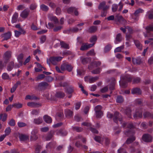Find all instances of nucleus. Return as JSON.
I'll list each match as a JSON object with an SVG mask.
<instances>
[{
  "label": "nucleus",
  "mask_w": 153,
  "mask_h": 153,
  "mask_svg": "<svg viewBox=\"0 0 153 153\" xmlns=\"http://www.w3.org/2000/svg\"><path fill=\"white\" fill-rule=\"evenodd\" d=\"M29 10L28 9H25L21 13L20 16L23 18H26L28 16L29 13Z\"/></svg>",
  "instance_id": "obj_11"
},
{
  "label": "nucleus",
  "mask_w": 153,
  "mask_h": 153,
  "mask_svg": "<svg viewBox=\"0 0 153 153\" xmlns=\"http://www.w3.org/2000/svg\"><path fill=\"white\" fill-rule=\"evenodd\" d=\"M48 18L51 21H53L55 23L58 22V20L57 18L54 16H53L52 14H50L48 16Z\"/></svg>",
  "instance_id": "obj_18"
},
{
  "label": "nucleus",
  "mask_w": 153,
  "mask_h": 153,
  "mask_svg": "<svg viewBox=\"0 0 153 153\" xmlns=\"http://www.w3.org/2000/svg\"><path fill=\"white\" fill-rule=\"evenodd\" d=\"M84 25L83 23H81L78 24L77 25V27L74 28L72 29V30L73 32H76L79 30H80L82 29V27H80V26H82Z\"/></svg>",
  "instance_id": "obj_25"
},
{
  "label": "nucleus",
  "mask_w": 153,
  "mask_h": 153,
  "mask_svg": "<svg viewBox=\"0 0 153 153\" xmlns=\"http://www.w3.org/2000/svg\"><path fill=\"white\" fill-rule=\"evenodd\" d=\"M127 29H128V31L129 33H131L132 32V29L128 27H126L125 28H123L122 27H121L120 28V30L123 32L125 33L126 32V30Z\"/></svg>",
  "instance_id": "obj_42"
},
{
  "label": "nucleus",
  "mask_w": 153,
  "mask_h": 153,
  "mask_svg": "<svg viewBox=\"0 0 153 153\" xmlns=\"http://www.w3.org/2000/svg\"><path fill=\"white\" fill-rule=\"evenodd\" d=\"M18 126L19 127H22L26 126V123L21 122H19L17 123Z\"/></svg>",
  "instance_id": "obj_55"
},
{
  "label": "nucleus",
  "mask_w": 153,
  "mask_h": 153,
  "mask_svg": "<svg viewBox=\"0 0 153 153\" xmlns=\"http://www.w3.org/2000/svg\"><path fill=\"white\" fill-rule=\"evenodd\" d=\"M85 81L88 82L90 83H93L97 80L98 77L97 76L93 77L90 76H88L85 77Z\"/></svg>",
  "instance_id": "obj_7"
},
{
  "label": "nucleus",
  "mask_w": 153,
  "mask_h": 153,
  "mask_svg": "<svg viewBox=\"0 0 153 153\" xmlns=\"http://www.w3.org/2000/svg\"><path fill=\"white\" fill-rule=\"evenodd\" d=\"M46 39V37L45 36H42L40 38V42L41 43H43Z\"/></svg>",
  "instance_id": "obj_63"
},
{
  "label": "nucleus",
  "mask_w": 153,
  "mask_h": 153,
  "mask_svg": "<svg viewBox=\"0 0 153 153\" xmlns=\"http://www.w3.org/2000/svg\"><path fill=\"white\" fill-rule=\"evenodd\" d=\"M135 140V137L132 136L131 137L129 138L126 140V143L127 144H128L131 143Z\"/></svg>",
  "instance_id": "obj_34"
},
{
  "label": "nucleus",
  "mask_w": 153,
  "mask_h": 153,
  "mask_svg": "<svg viewBox=\"0 0 153 153\" xmlns=\"http://www.w3.org/2000/svg\"><path fill=\"white\" fill-rule=\"evenodd\" d=\"M122 126L123 127H125L126 126H127L130 128H131L133 127V125L131 124H128L126 123H123L122 124Z\"/></svg>",
  "instance_id": "obj_48"
},
{
  "label": "nucleus",
  "mask_w": 153,
  "mask_h": 153,
  "mask_svg": "<svg viewBox=\"0 0 153 153\" xmlns=\"http://www.w3.org/2000/svg\"><path fill=\"white\" fill-rule=\"evenodd\" d=\"M65 114L66 117H70L72 116L73 112L71 110L67 109L65 111Z\"/></svg>",
  "instance_id": "obj_24"
},
{
  "label": "nucleus",
  "mask_w": 153,
  "mask_h": 153,
  "mask_svg": "<svg viewBox=\"0 0 153 153\" xmlns=\"http://www.w3.org/2000/svg\"><path fill=\"white\" fill-rule=\"evenodd\" d=\"M134 117L135 118H140L142 117V112L140 110L139 111H137L134 115Z\"/></svg>",
  "instance_id": "obj_20"
},
{
  "label": "nucleus",
  "mask_w": 153,
  "mask_h": 153,
  "mask_svg": "<svg viewBox=\"0 0 153 153\" xmlns=\"http://www.w3.org/2000/svg\"><path fill=\"white\" fill-rule=\"evenodd\" d=\"M60 44L62 47L66 49L69 48V45L64 42H60Z\"/></svg>",
  "instance_id": "obj_37"
},
{
  "label": "nucleus",
  "mask_w": 153,
  "mask_h": 153,
  "mask_svg": "<svg viewBox=\"0 0 153 153\" xmlns=\"http://www.w3.org/2000/svg\"><path fill=\"white\" fill-rule=\"evenodd\" d=\"M124 48V45H122L120 46L114 50V52H120L121 50Z\"/></svg>",
  "instance_id": "obj_39"
},
{
  "label": "nucleus",
  "mask_w": 153,
  "mask_h": 153,
  "mask_svg": "<svg viewBox=\"0 0 153 153\" xmlns=\"http://www.w3.org/2000/svg\"><path fill=\"white\" fill-rule=\"evenodd\" d=\"M67 11L68 13H70L74 12L75 15L76 16H77L78 14V13L76 9L75 8L70 7L67 9Z\"/></svg>",
  "instance_id": "obj_14"
},
{
  "label": "nucleus",
  "mask_w": 153,
  "mask_h": 153,
  "mask_svg": "<svg viewBox=\"0 0 153 153\" xmlns=\"http://www.w3.org/2000/svg\"><path fill=\"white\" fill-rule=\"evenodd\" d=\"M143 10L141 9H139L136 10L133 14L131 15L132 18L134 21H137L138 19V14L139 13H142Z\"/></svg>",
  "instance_id": "obj_5"
},
{
  "label": "nucleus",
  "mask_w": 153,
  "mask_h": 153,
  "mask_svg": "<svg viewBox=\"0 0 153 153\" xmlns=\"http://www.w3.org/2000/svg\"><path fill=\"white\" fill-rule=\"evenodd\" d=\"M73 129L76 130L77 132H80L82 131V129L81 127H73Z\"/></svg>",
  "instance_id": "obj_62"
},
{
  "label": "nucleus",
  "mask_w": 153,
  "mask_h": 153,
  "mask_svg": "<svg viewBox=\"0 0 153 153\" xmlns=\"http://www.w3.org/2000/svg\"><path fill=\"white\" fill-rule=\"evenodd\" d=\"M152 139V137L148 134H145L142 137L143 140L146 142H150Z\"/></svg>",
  "instance_id": "obj_10"
},
{
  "label": "nucleus",
  "mask_w": 153,
  "mask_h": 153,
  "mask_svg": "<svg viewBox=\"0 0 153 153\" xmlns=\"http://www.w3.org/2000/svg\"><path fill=\"white\" fill-rule=\"evenodd\" d=\"M123 101V98L121 96H118L117 99L116 101L118 103H121Z\"/></svg>",
  "instance_id": "obj_52"
},
{
  "label": "nucleus",
  "mask_w": 153,
  "mask_h": 153,
  "mask_svg": "<svg viewBox=\"0 0 153 153\" xmlns=\"http://www.w3.org/2000/svg\"><path fill=\"white\" fill-rule=\"evenodd\" d=\"M121 79L119 81L120 86L122 88H125L127 86V83L128 82L131 81L132 79L129 75L126 76H122Z\"/></svg>",
  "instance_id": "obj_1"
},
{
  "label": "nucleus",
  "mask_w": 153,
  "mask_h": 153,
  "mask_svg": "<svg viewBox=\"0 0 153 153\" xmlns=\"http://www.w3.org/2000/svg\"><path fill=\"white\" fill-rule=\"evenodd\" d=\"M40 7L42 10L44 11H47L48 10V7L43 4L41 5L40 6Z\"/></svg>",
  "instance_id": "obj_41"
},
{
  "label": "nucleus",
  "mask_w": 153,
  "mask_h": 153,
  "mask_svg": "<svg viewBox=\"0 0 153 153\" xmlns=\"http://www.w3.org/2000/svg\"><path fill=\"white\" fill-rule=\"evenodd\" d=\"M20 140L21 141H23L28 139V136L23 134H20L19 137Z\"/></svg>",
  "instance_id": "obj_21"
},
{
  "label": "nucleus",
  "mask_w": 153,
  "mask_h": 153,
  "mask_svg": "<svg viewBox=\"0 0 153 153\" xmlns=\"http://www.w3.org/2000/svg\"><path fill=\"white\" fill-rule=\"evenodd\" d=\"M18 16L19 14L18 13L15 12L14 13L12 18L11 22L12 23H14L17 22Z\"/></svg>",
  "instance_id": "obj_16"
},
{
  "label": "nucleus",
  "mask_w": 153,
  "mask_h": 153,
  "mask_svg": "<svg viewBox=\"0 0 153 153\" xmlns=\"http://www.w3.org/2000/svg\"><path fill=\"white\" fill-rule=\"evenodd\" d=\"M90 60V59L88 58H84L82 59V62L83 64H85Z\"/></svg>",
  "instance_id": "obj_59"
},
{
  "label": "nucleus",
  "mask_w": 153,
  "mask_h": 153,
  "mask_svg": "<svg viewBox=\"0 0 153 153\" xmlns=\"http://www.w3.org/2000/svg\"><path fill=\"white\" fill-rule=\"evenodd\" d=\"M79 87L81 88V90L82 91L83 93H84V94H85L86 95H87L88 94L87 93L86 91H85L84 89V87L81 84H79Z\"/></svg>",
  "instance_id": "obj_57"
},
{
  "label": "nucleus",
  "mask_w": 153,
  "mask_h": 153,
  "mask_svg": "<svg viewBox=\"0 0 153 153\" xmlns=\"http://www.w3.org/2000/svg\"><path fill=\"white\" fill-rule=\"evenodd\" d=\"M42 122V118L39 117L38 118L35 119L34 120V123L37 124H39L41 123Z\"/></svg>",
  "instance_id": "obj_32"
},
{
  "label": "nucleus",
  "mask_w": 153,
  "mask_h": 153,
  "mask_svg": "<svg viewBox=\"0 0 153 153\" xmlns=\"http://www.w3.org/2000/svg\"><path fill=\"white\" fill-rule=\"evenodd\" d=\"M11 36V33L10 32H9L5 33L2 34L1 36L2 37L4 38V40H7L10 38Z\"/></svg>",
  "instance_id": "obj_22"
},
{
  "label": "nucleus",
  "mask_w": 153,
  "mask_h": 153,
  "mask_svg": "<svg viewBox=\"0 0 153 153\" xmlns=\"http://www.w3.org/2000/svg\"><path fill=\"white\" fill-rule=\"evenodd\" d=\"M11 131V128L9 127L7 128L5 130V134L4 135H6V136L8 135L10 133Z\"/></svg>",
  "instance_id": "obj_44"
},
{
  "label": "nucleus",
  "mask_w": 153,
  "mask_h": 153,
  "mask_svg": "<svg viewBox=\"0 0 153 153\" xmlns=\"http://www.w3.org/2000/svg\"><path fill=\"white\" fill-rule=\"evenodd\" d=\"M62 28V26L61 25L55 26L54 28H53V30L55 32H56L60 30Z\"/></svg>",
  "instance_id": "obj_51"
},
{
  "label": "nucleus",
  "mask_w": 153,
  "mask_h": 153,
  "mask_svg": "<svg viewBox=\"0 0 153 153\" xmlns=\"http://www.w3.org/2000/svg\"><path fill=\"white\" fill-rule=\"evenodd\" d=\"M118 5L116 4H113L112 5V10L113 12H116L117 10Z\"/></svg>",
  "instance_id": "obj_53"
},
{
  "label": "nucleus",
  "mask_w": 153,
  "mask_h": 153,
  "mask_svg": "<svg viewBox=\"0 0 153 153\" xmlns=\"http://www.w3.org/2000/svg\"><path fill=\"white\" fill-rule=\"evenodd\" d=\"M15 124V121L13 119L11 120L9 123V124L11 126H14Z\"/></svg>",
  "instance_id": "obj_61"
},
{
  "label": "nucleus",
  "mask_w": 153,
  "mask_h": 153,
  "mask_svg": "<svg viewBox=\"0 0 153 153\" xmlns=\"http://www.w3.org/2000/svg\"><path fill=\"white\" fill-rule=\"evenodd\" d=\"M25 31L22 28H20L19 31L15 30L14 31L15 36L16 37H19L22 34H25Z\"/></svg>",
  "instance_id": "obj_9"
},
{
  "label": "nucleus",
  "mask_w": 153,
  "mask_h": 153,
  "mask_svg": "<svg viewBox=\"0 0 153 153\" xmlns=\"http://www.w3.org/2000/svg\"><path fill=\"white\" fill-rule=\"evenodd\" d=\"M65 96V94L64 93L61 92H57L56 94V97L60 98H62Z\"/></svg>",
  "instance_id": "obj_33"
},
{
  "label": "nucleus",
  "mask_w": 153,
  "mask_h": 153,
  "mask_svg": "<svg viewBox=\"0 0 153 153\" xmlns=\"http://www.w3.org/2000/svg\"><path fill=\"white\" fill-rule=\"evenodd\" d=\"M27 105L30 107H37L41 106V105L39 103H36L34 102H28L27 103Z\"/></svg>",
  "instance_id": "obj_15"
},
{
  "label": "nucleus",
  "mask_w": 153,
  "mask_h": 153,
  "mask_svg": "<svg viewBox=\"0 0 153 153\" xmlns=\"http://www.w3.org/2000/svg\"><path fill=\"white\" fill-rule=\"evenodd\" d=\"M146 29L147 32L153 31V25H150L149 26L147 27Z\"/></svg>",
  "instance_id": "obj_47"
},
{
  "label": "nucleus",
  "mask_w": 153,
  "mask_h": 153,
  "mask_svg": "<svg viewBox=\"0 0 153 153\" xmlns=\"http://www.w3.org/2000/svg\"><path fill=\"white\" fill-rule=\"evenodd\" d=\"M105 2H102L100 3L98 7L99 9H102V10L104 11L108 9L109 8V7L108 6L105 5Z\"/></svg>",
  "instance_id": "obj_12"
},
{
  "label": "nucleus",
  "mask_w": 153,
  "mask_h": 153,
  "mask_svg": "<svg viewBox=\"0 0 153 153\" xmlns=\"http://www.w3.org/2000/svg\"><path fill=\"white\" fill-rule=\"evenodd\" d=\"M16 57L18 61L20 64V65H21L23 62L22 60L24 57V54L22 53H21L17 55Z\"/></svg>",
  "instance_id": "obj_17"
},
{
  "label": "nucleus",
  "mask_w": 153,
  "mask_h": 153,
  "mask_svg": "<svg viewBox=\"0 0 153 153\" xmlns=\"http://www.w3.org/2000/svg\"><path fill=\"white\" fill-rule=\"evenodd\" d=\"M37 99V97L34 95H27L26 96L25 99L26 100H36Z\"/></svg>",
  "instance_id": "obj_26"
},
{
  "label": "nucleus",
  "mask_w": 153,
  "mask_h": 153,
  "mask_svg": "<svg viewBox=\"0 0 153 153\" xmlns=\"http://www.w3.org/2000/svg\"><path fill=\"white\" fill-rule=\"evenodd\" d=\"M94 44H83L80 48V50H87L89 48L92 47Z\"/></svg>",
  "instance_id": "obj_13"
},
{
  "label": "nucleus",
  "mask_w": 153,
  "mask_h": 153,
  "mask_svg": "<svg viewBox=\"0 0 153 153\" xmlns=\"http://www.w3.org/2000/svg\"><path fill=\"white\" fill-rule=\"evenodd\" d=\"M72 68L73 67L70 65L66 63L63 64L61 67V71L67 70L68 71H71L72 69Z\"/></svg>",
  "instance_id": "obj_6"
},
{
  "label": "nucleus",
  "mask_w": 153,
  "mask_h": 153,
  "mask_svg": "<svg viewBox=\"0 0 153 153\" xmlns=\"http://www.w3.org/2000/svg\"><path fill=\"white\" fill-rule=\"evenodd\" d=\"M97 30V27L95 26H93L89 28V31L91 33H92L95 31Z\"/></svg>",
  "instance_id": "obj_46"
},
{
  "label": "nucleus",
  "mask_w": 153,
  "mask_h": 153,
  "mask_svg": "<svg viewBox=\"0 0 153 153\" xmlns=\"http://www.w3.org/2000/svg\"><path fill=\"white\" fill-rule=\"evenodd\" d=\"M12 52L10 51H6L4 54L3 58L6 60V62L4 63L1 61H0V68L1 69L4 65H5L8 61L11 58Z\"/></svg>",
  "instance_id": "obj_3"
},
{
  "label": "nucleus",
  "mask_w": 153,
  "mask_h": 153,
  "mask_svg": "<svg viewBox=\"0 0 153 153\" xmlns=\"http://www.w3.org/2000/svg\"><path fill=\"white\" fill-rule=\"evenodd\" d=\"M97 36H92L90 38V42L92 43V44H94V45L95 42L97 41Z\"/></svg>",
  "instance_id": "obj_36"
},
{
  "label": "nucleus",
  "mask_w": 153,
  "mask_h": 153,
  "mask_svg": "<svg viewBox=\"0 0 153 153\" xmlns=\"http://www.w3.org/2000/svg\"><path fill=\"white\" fill-rule=\"evenodd\" d=\"M102 108V107L100 105H98L96 106L94 108V110L95 112H98V111H102L101 109Z\"/></svg>",
  "instance_id": "obj_43"
},
{
  "label": "nucleus",
  "mask_w": 153,
  "mask_h": 153,
  "mask_svg": "<svg viewBox=\"0 0 153 153\" xmlns=\"http://www.w3.org/2000/svg\"><path fill=\"white\" fill-rule=\"evenodd\" d=\"M122 39V37L121 35L119 33L117 34L116 38V40L114 42L115 44L118 43L119 42L121 41Z\"/></svg>",
  "instance_id": "obj_27"
},
{
  "label": "nucleus",
  "mask_w": 153,
  "mask_h": 153,
  "mask_svg": "<svg viewBox=\"0 0 153 153\" xmlns=\"http://www.w3.org/2000/svg\"><path fill=\"white\" fill-rule=\"evenodd\" d=\"M148 17L150 19L153 18V10L151 12H149L148 13Z\"/></svg>",
  "instance_id": "obj_60"
},
{
  "label": "nucleus",
  "mask_w": 153,
  "mask_h": 153,
  "mask_svg": "<svg viewBox=\"0 0 153 153\" xmlns=\"http://www.w3.org/2000/svg\"><path fill=\"white\" fill-rule=\"evenodd\" d=\"M43 118L45 121L47 123H51L52 121L51 117L47 115H45Z\"/></svg>",
  "instance_id": "obj_23"
},
{
  "label": "nucleus",
  "mask_w": 153,
  "mask_h": 153,
  "mask_svg": "<svg viewBox=\"0 0 153 153\" xmlns=\"http://www.w3.org/2000/svg\"><path fill=\"white\" fill-rule=\"evenodd\" d=\"M118 153H127L123 148H120L118 150Z\"/></svg>",
  "instance_id": "obj_64"
},
{
  "label": "nucleus",
  "mask_w": 153,
  "mask_h": 153,
  "mask_svg": "<svg viewBox=\"0 0 153 153\" xmlns=\"http://www.w3.org/2000/svg\"><path fill=\"white\" fill-rule=\"evenodd\" d=\"M111 46L110 45H108L105 48V51L107 52L111 50Z\"/></svg>",
  "instance_id": "obj_56"
},
{
  "label": "nucleus",
  "mask_w": 153,
  "mask_h": 153,
  "mask_svg": "<svg viewBox=\"0 0 153 153\" xmlns=\"http://www.w3.org/2000/svg\"><path fill=\"white\" fill-rule=\"evenodd\" d=\"M13 106L15 107L16 108H21L22 106V105L20 103H16L13 105Z\"/></svg>",
  "instance_id": "obj_50"
},
{
  "label": "nucleus",
  "mask_w": 153,
  "mask_h": 153,
  "mask_svg": "<svg viewBox=\"0 0 153 153\" xmlns=\"http://www.w3.org/2000/svg\"><path fill=\"white\" fill-rule=\"evenodd\" d=\"M95 114L97 117L100 118L102 116L103 112L102 111L95 112Z\"/></svg>",
  "instance_id": "obj_49"
},
{
  "label": "nucleus",
  "mask_w": 153,
  "mask_h": 153,
  "mask_svg": "<svg viewBox=\"0 0 153 153\" xmlns=\"http://www.w3.org/2000/svg\"><path fill=\"white\" fill-rule=\"evenodd\" d=\"M2 77L3 79L5 80H9L10 79V78L8 75L6 73H4L2 74Z\"/></svg>",
  "instance_id": "obj_35"
},
{
  "label": "nucleus",
  "mask_w": 153,
  "mask_h": 153,
  "mask_svg": "<svg viewBox=\"0 0 153 153\" xmlns=\"http://www.w3.org/2000/svg\"><path fill=\"white\" fill-rule=\"evenodd\" d=\"M134 42L136 46L140 50L142 49V45L138 41L135 40L134 41Z\"/></svg>",
  "instance_id": "obj_30"
},
{
  "label": "nucleus",
  "mask_w": 153,
  "mask_h": 153,
  "mask_svg": "<svg viewBox=\"0 0 153 153\" xmlns=\"http://www.w3.org/2000/svg\"><path fill=\"white\" fill-rule=\"evenodd\" d=\"M101 62H94L91 64L90 66H88V68L89 69H91V68H94L100 65Z\"/></svg>",
  "instance_id": "obj_19"
},
{
  "label": "nucleus",
  "mask_w": 153,
  "mask_h": 153,
  "mask_svg": "<svg viewBox=\"0 0 153 153\" xmlns=\"http://www.w3.org/2000/svg\"><path fill=\"white\" fill-rule=\"evenodd\" d=\"M133 62L134 64H139L141 63V60L140 57L136 59L132 58Z\"/></svg>",
  "instance_id": "obj_28"
},
{
  "label": "nucleus",
  "mask_w": 153,
  "mask_h": 153,
  "mask_svg": "<svg viewBox=\"0 0 153 153\" xmlns=\"http://www.w3.org/2000/svg\"><path fill=\"white\" fill-rule=\"evenodd\" d=\"M14 66V63L13 62H11L7 66V70L8 71H10L13 68Z\"/></svg>",
  "instance_id": "obj_29"
},
{
  "label": "nucleus",
  "mask_w": 153,
  "mask_h": 153,
  "mask_svg": "<svg viewBox=\"0 0 153 153\" xmlns=\"http://www.w3.org/2000/svg\"><path fill=\"white\" fill-rule=\"evenodd\" d=\"M115 82V81L114 79H113V82L109 87L110 90H112L114 89Z\"/></svg>",
  "instance_id": "obj_45"
},
{
  "label": "nucleus",
  "mask_w": 153,
  "mask_h": 153,
  "mask_svg": "<svg viewBox=\"0 0 153 153\" xmlns=\"http://www.w3.org/2000/svg\"><path fill=\"white\" fill-rule=\"evenodd\" d=\"M107 117L109 118H111L113 117V120L115 122L117 123L118 121H119L120 122L121 124H122L121 115L117 112H116L114 113V116H113L111 113L109 112H108L107 114Z\"/></svg>",
  "instance_id": "obj_2"
},
{
  "label": "nucleus",
  "mask_w": 153,
  "mask_h": 153,
  "mask_svg": "<svg viewBox=\"0 0 153 153\" xmlns=\"http://www.w3.org/2000/svg\"><path fill=\"white\" fill-rule=\"evenodd\" d=\"M115 19L118 21L123 20V17L120 15H117L115 16Z\"/></svg>",
  "instance_id": "obj_54"
},
{
  "label": "nucleus",
  "mask_w": 153,
  "mask_h": 153,
  "mask_svg": "<svg viewBox=\"0 0 153 153\" xmlns=\"http://www.w3.org/2000/svg\"><path fill=\"white\" fill-rule=\"evenodd\" d=\"M131 93L132 94H141V91L138 88H135L132 90Z\"/></svg>",
  "instance_id": "obj_31"
},
{
  "label": "nucleus",
  "mask_w": 153,
  "mask_h": 153,
  "mask_svg": "<svg viewBox=\"0 0 153 153\" xmlns=\"http://www.w3.org/2000/svg\"><path fill=\"white\" fill-rule=\"evenodd\" d=\"M62 58L60 56L51 57L49 59H47V63L49 65L51 62L54 65H56L58 62L62 59Z\"/></svg>",
  "instance_id": "obj_4"
},
{
  "label": "nucleus",
  "mask_w": 153,
  "mask_h": 153,
  "mask_svg": "<svg viewBox=\"0 0 153 153\" xmlns=\"http://www.w3.org/2000/svg\"><path fill=\"white\" fill-rule=\"evenodd\" d=\"M38 132V130L36 129H34L31 132L30 136V140H36L38 138V136L36 135Z\"/></svg>",
  "instance_id": "obj_8"
},
{
  "label": "nucleus",
  "mask_w": 153,
  "mask_h": 153,
  "mask_svg": "<svg viewBox=\"0 0 153 153\" xmlns=\"http://www.w3.org/2000/svg\"><path fill=\"white\" fill-rule=\"evenodd\" d=\"M131 110L129 108L127 109L125 111V113L129 117H131Z\"/></svg>",
  "instance_id": "obj_40"
},
{
  "label": "nucleus",
  "mask_w": 153,
  "mask_h": 153,
  "mask_svg": "<svg viewBox=\"0 0 153 153\" xmlns=\"http://www.w3.org/2000/svg\"><path fill=\"white\" fill-rule=\"evenodd\" d=\"M42 147L40 146H37L36 148V153H39Z\"/></svg>",
  "instance_id": "obj_58"
},
{
  "label": "nucleus",
  "mask_w": 153,
  "mask_h": 153,
  "mask_svg": "<svg viewBox=\"0 0 153 153\" xmlns=\"http://www.w3.org/2000/svg\"><path fill=\"white\" fill-rule=\"evenodd\" d=\"M85 74V71L81 69H79L77 70V75L80 76L84 75Z\"/></svg>",
  "instance_id": "obj_38"
}]
</instances>
